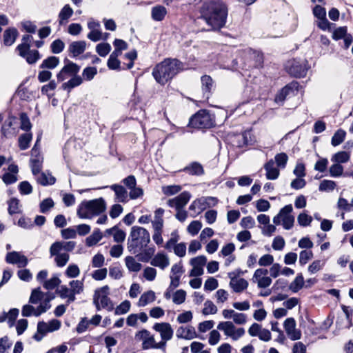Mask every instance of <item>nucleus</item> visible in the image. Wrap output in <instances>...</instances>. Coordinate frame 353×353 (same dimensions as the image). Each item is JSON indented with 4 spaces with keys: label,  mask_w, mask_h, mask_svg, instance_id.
<instances>
[{
    "label": "nucleus",
    "mask_w": 353,
    "mask_h": 353,
    "mask_svg": "<svg viewBox=\"0 0 353 353\" xmlns=\"http://www.w3.org/2000/svg\"><path fill=\"white\" fill-rule=\"evenodd\" d=\"M43 161V158L30 159L31 170L34 175H37L41 172L42 168Z\"/></svg>",
    "instance_id": "3c124183"
},
{
    "label": "nucleus",
    "mask_w": 353,
    "mask_h": 353,
    "mask_svg": "<svg viewBox=\"0 0 353 353\" xmlns=\"http://www.w3.org/2000/svg\"><path fill=\"white\" fill-rule=\"evenodd\" d=\"M155 299V293L152 290H148L141 294L138 302V305L140 307H144L154 301Z\"/></svg>",
    "instance_id": "2f4dec72"
},
{
    "label": "nucleus",
    "mask_w": 353,
    "mask_h": 353,
    "mask_svg": "<svg viewBox=\"0 0 353 353\" xmlns=\"http://www.w3.org/2000/svg\"><path fill=\"white\" fill-rule=\"evenodd\" d=\"M217 329L223 331L224 334L233 341H237L245 334V329L236 327L231 321L221 322L217 325Z\"/></svg>",
    "instance_id": "1a4fd4ad"
},
{
    "label": "nucleus",
    "mask_w": 353,
    "mask_h": 353,
    "mask_svg": "<svg viewBox=\"0 0 353 353\" xmlns=\"http://www.w3.org/2000/svg\"><path fill=\"white\" fill-rule=\"evenodd\" d=\"M72 14L73 10L71 7L68 4L65 5L59 14V24L61 25L64 22L68 21V19L72 15Z\"/></svg>",
    "instance_id": "e433bc0d"
},
{
    "label": "nucleus",
    "mask_w": 353,
    "mask_h": 353,
    "mask_svg": "<svg viewBox=\"0 0 353 353\" xmlns=\"http://www.w3.org/2000/svg\"><path fill=\"white\" fill-rule=\"evenodd\" d=\"M167 13V9L164 6L160 5L154 6L151 10L152 19L155 21H163Z\"/></svg>",
    "instance_id": "c756f323"
},
{
    "label": "nucleus",
    "mask_w": 353,
    "mask_h": 353,
    "mask_svg": "<svg viewBox=\"0 0 353 353\" xmlns=\"http://www.w3.org/2000/svg\"><path fill=\"white\" fill-rule=\"evenodd\" d=\"M182 69L183 64L179 60L165 59L154 68L152 75L159 83L164 85Z\"/></svg>",
    "instance_id": "7ed1b4c3"
},
{
    "label": "nucleus",
    "mask_w": 353,
    "mask_h": 353,
    "mask_svg": "<svg viewBox=\"0 0 353 353\" xmlns=\"http://www.w3.org/2000/svg\"><path fill=\"white\" fill-rule=\"evenodd\" d=\"M181 190V187L178 185H167L162 188V192L167 196L174 195L179 192Z\"/></svg>",
    "instance_id": "0e129e2a"
},
{
    "label": "nucleus",
    "mask_w": 353,
    "mask_h": 353,
    "mask_svg": "<svg viewBox=\"0 0 353 353\" xmlns=\"http://www.w3.org/2000/svg\"><path fill=\"white\" fill-rule=\"evenodd\" d=\"M336 186V183L331 180H323L320 185L319 190L321 192H331L335 189Z\"/></svg>",
    "instance_id": "49530a36"
},
{
    "label": "nucleus",
    "mask_w": 353,
    "mask_h": 353,
    "mask_svg": "<svg viewBox=\"0 0 353 353\" xmlns=\"http://www.w3.org/2000/svg\"><path fill=\"white\" fill-rule=\"evenodd\" d=\"M350 155L349 152L345 151H341L336 153L332 157V161L336 162L337 163H344L347 162L350 160Z\"/></svg>",
    "instance_id": "c03bdc74"
},
{
    "label": "nucleus",
    "mask_w": 353,
    "mask_h": 353,
    "mask_svg": "<svg viewBox=\"0 0 353 353\" xmlns=\"http://www.w3.org/2000/svg\"><path fill=\"white\" fill-rule=\"evenodd\" d=\"M14 120V118H9L5 121L1 130V135L3 137L10 139L14 137L17 134L19 130L17 128L13 126Z\"/></svg>",
    "instance_id": "dca6fc26"
},
{
    "label": "nucleus",
    "mask_w": 353,
    "mask_h": 353,
    "mask_svg": "<svg viewBox=\"0 0 353 353\" xmlns=\"http://www.w3.org/2000/svg\"><path fill=\"white\" fill-rule=\"evenodd\" d=\"M83 83V78L77 74L74 75L68 81L62 84V88L67 90L68 92L77 86L80 85Z\"/></svg>",
    "instance_id": "72a5a7b5"
},
{
    "label": "nucleus",
    "mask_w": 353,
    "mask_h": 353,
    "mask_svg": "<svg viewBox=\"0 0 353 353\" xmlns=\"http://www.w3.org/2000/svg\"><path fill=\"white\" fill-rule=\"evenodd\" d=\"M61 283V280L58 276H54L50 279L44 281L43 287L48 290H53Z\"/></svg>",
    "instance_id": "5fc2aeb1"
},
{
    "label": "nucleus",
    "mask_w": 353,
    "mask_h": 353,
    "mask_svg": "<svg viewBox=\"0 0 353 353\" xmlns=\"http://www.w3.org/2000/svg\"><path fill=\"white\" fill-rule=\"evenodd\" d=\"M184 171L192 175H201L204 172L203 166L197 162H193L186 166Z\"/></svg>",
    "instance_id": "f704fd0d"
},
{
    "label": "nucleus",
    "mask_w": 353,
    "mask_h": 353,
    "mask_svg": "<svg viewBox=\"0 0 353 353\" xmlns=\"http://www.w3.org/2000/svg\"><path fill=\"white\" fill-rule=\"evenodd\" d=\"M45 294L40 290L39 288L34 289L32 291L29 302L32 304H37L43 299Z\"/></svg>",
    "instance_id": "09e8293b"
},
{
    "label": "nucleus",
    "mask_w": 353,
    "mask_h": 353,
    "mask_svg": "<svg viewBox=\"0 0 353 353\" xmlns=\"http://www.w3.org/2000/svg\"><path fill=\"white\" fill-rule=\"evenodd\" d=\"M32 39L33 38L31 35H23L21 39V43L17 46V50L21 51L23 50H28V48H30Z\"/></svg>",
    "instance_id": "de8ad7c7"
},
{
    "label": "nucleus",
    "mask_w": 353,
    "mask_h": 353,
    "mask_svg": "<svg viewBox=\"0 0 353 353\" xmlns=\"http://www.w3.org/2000/svg\"><path fill=\"white\" fill-rule=\"evenodd\" d=\"M65 48V43L59 39L54 40L50 45L51 52L54 54L61 53Z\"/></svg>",
    "instance_id": "864d4df0"
},
{
    "label": "nucleus",
    "mask_w": 353,
    "mask_h": 353,
    "mask_svg": "<svg viewBox=\"0 0 353 353\" xmlns=\"http://www.w3.org/2000/svg\"><path fill=\"white\" fill-rule=\"evenodd\" d=\"M304 279L303 276L301 274H299L294 280L290 285V290L293 292H297L299 291L303 286Z\"/></svg>",
    "instance_id": "37998d69"
},
{
    "label": "nucleus",
    "mask_w": 353,
    "mask_h": 353,
    "mask_svg": "<svg viewBox=\"0 0 353 353\" xmlns=\"http://www.w3.org/2000/svg\"><path fill=\"white\" fill-rule=\"evenodd\" d=\"M69 286L74 294V296L77 294H80L83 292L84 285L83 279L82 280H72L70 281Z\"/></svg>",
    "instance_id": "a19ab883"
},
{
    "label": "nucleus",
    "mask_w": 353,
    "mask_h": 353,
    "mask_svg": "<svg viewBox=\"0 0 353 353\" xmlns=\"http://www.w3.org/2000/svg\"><path fill=\"white\" fill-rule=\"evenodd\" d=\"M150 242V235L146 229L133 226L128 239L127 248L130 252L136 254L139 261L147 263L155 252L154 246L148 247Z\"/></svg>",
    "instance_id": "f03ea898"
},
{
    "label": "nucleus",
    "mask_w": 353,
    "mask_h": 353,
    "mask_svg": "<svg viewBox=\"0 0 353 353\" xmlns=\"http://www.w3.org/2000/svg\"><path fill=\"white\" fill-rule=\"evenodd\" d=\"M189 124L195 128H210L214 125V121L208 111L201 110L191 117Z\"/></svg>",
    "instance_id": "423d86ee"
},
{
    "label": "nucleus",
    "mask_w": 353,
    "mask_h": 353,
    "mask_svg": "<svg viewBox=\"0 0 353 353\" xmlns=\"http://www.w3.org/2000/svg\"><path fill=\"white\" fill-rule=\"evenodd\" d=\"M230 286L235 292L239 293L248 288V283L245 279L232 277L230 282Z\"/></svg>",
    "instance_id": "393cba45"
},
{
    "label": "nucleus",
    "mask_w": 353,
    "mask_h": 353,
    "mask_svg": "<svg viewBox=\"0 0 353 353\" xmlns=\"http://www.w3.org/2000/svg\"><path fill=\"white\" fill-rule=\"evenodd\" d=\"M6 261L9 264L17 265L18 268H24L28 263L27 257L19 252L12 251L8 252Z\"/></svg>",
    "instance_id": "ddd939ff"
},
{
    "label": "nucleus",
    "mask_w": 353,
    "mask_h": 353,
    "mask_svg": "<svg viewBox=\"0 0 353 353\" xmlns=\"http://www.w3.org/2000/svg\"><path fill=\"white\" fill-rule=\"evenodd\" d=\"M106 203L103 198L83 201L77 208V216L81 219H90L104 212Z\"/></svg>",
    "instance_id": "20e7f679"
},
{
    "label": "nucleus",
    "mask_w": 353,
    "mask_h": 353,
    "mask_svg": "<svg viewBox=\"0 0 353 353\" xmlns=\"http://www.w3.org/2000/svg\"><path fill=\"white\" fill-rule=\"evenodd\" d=\"M8 212L10 214H14L19 212V201L16 198H12L8 201Z\"/></svg>",
    "instance_id": "e2e57ef3"
},
{
    "label": "nucleus",
    "mask_w": 353,
    "mask_h": 353,
    "mask_svg": "<svg viewBox=\"0 0 353 353\" xmlns=\"http://www.w3.org/2000/svg\"><path fill=\"white\" fill-rule=\"evenodd\" d=\"M186 292L183 290H179L174 292L172 301L177 305L183 303L185 300Z\"/></svg>",
    "instance_id": "69168bd1"
},
{
    "label": "nucleus",
    "mask_w": 353,
    "mask_h": 353,
    "mask_svg": "<svg viewBox=\"0 0 353 353\" xmlns=\"http://www.w3.org/2000/svg\"><path fill=\"white\" fill-rule=\"evenodd\" d=\"M299 83L297 82L293 81L288 85H286L278 93L275 97V101L276 103L283 102L286 97L290 94L291 92H294V91H298Z\"/></svg>",
    "instance_id": "6ab92c4d"
},
{
    "label": "nucleus",
    "mask_w": 353,
    "mask_h": 353,
    "mask_svg": "<svg viewBox=\"0 0 353 353\" xmlns=\"http://www.w3.org/2000/svg\"><path fill=\"white\" fill-rule=\"evenodd\" d=\"M217 312V307L211 301H206L204 303V308L203 309V314L208 315L210 314H214Z\"/></svg>",
    "instance_id": "680f3d73"
},
{
    "label": "nucleus",
    "mask_w": 353,
    "mask_h": 353,
    "mask_svg": "<svg viewBox=\"0 0 353 353\" xmlns=\"http://www.w3.org/2000/svg\"><path fill=\"white\" fill-rule=\"evenodd\" d=\"M296 321L292 317L286 319L283 323L285 331L292 341L299 340L301 337V332L296 328Z\"/></svg>",
    "instance_id": "f8f14e48"
},
{
    "label": "nucleus",
    "mask_w": 353,
    "mask_h": 353,
    "mask_svg": "<svg viewBox=\"0 0 353 353\" xmlns=\"http://www.w3.org/2000/svg\"><path fill=\"white\" fill-rule=\"evenodd\" d=\"M228 16V8L225 3L212 0L203 4L200 9V17L196 20L197 25L203 21L207 28L202 30L208 31L220 30L225 24Z\"/></svg>",
    "instance_id": "f257e3e1"
},
{
    "label": "nucleus",
    "mask_w": 353,
    "mask_h": 353,
    "mask_svg": "<svg viewBox=\"0 0 353 353\" xmlns=\"http://www.w3.org/2000/svg\"><path fill=\"white\" fill-rule=\"evenodd\" d=\"M19 54L24 58L29 64L35 63L41 58L38 50H30V48L19 51Z\"/></svg>",
    "instance_id": "4be33fe9"
},
{
    "label": "nucleus",
    "mask_w": 353,
    "mask_h": 353,
    "mask_svg": "<svg viewBox=\"0 0 353 353\" xmlns=\"http://www.w3.org/2000/svg\"><path fill=\"white\" fill-rule=\"evenodd\" d=\"M59 63V59L54 56H50L44 59L40 65V68L43 69H54Z\"/></svg>",
    "instance_id": "58836bf2"
},
{
    "label": "nucleus",
    "mask_w": 353,
    "mask_h": 353,
    "mask_svg": "<svg viewBox=\"0 0 353 353\" xmlns=\"http://www.w3.org/2000/svg\"><path fill=\"white\" fill-rule=\"evenodd\" d=\"M297 221L301 226L306 227L312 223V217L305 212H302L298 216Z\"/></svg>",
    "instance_id": "bf43d9fd"
},
{
    "label": "nucleus",
    "mask_w": 353,
    "mask_h": 353,
    "mask_svg": "<svg viewBox=\"0 0 353 353\" xmlns=\"http://www.w3.org/2000/svg\"><path fill=\"white\" fill-rule=\"evenodd\" d=\"M61 251H58L57 254H54L52 251V245L50 248V253L51 256H54V261L58 267H63L66 265L70 259V256L68 253H61Z\"/></svg>",
    "instance_id": "c85d7f7f"
},
{
    "label": "nucleus",
    "mask_w": 353,
    "mask_h": 353,
    "mask_svg": "<svg viewBox=\"0 0 353 353\" xmlns=\"http://www.w3.org/2000/svg\"><path fill=\"white\" fill-rule=\"evenodd\" d=\"M111 190L115 192L116 200L119 202L125 203L128 201V192L124 187L120 185L114 184L110 186Z\"/></svg>",
    "instance_id": "a878e982"
},
{
    "label": "nucleus",
    "mask_w": 353,
    "mask_h": 353,
    "mask_svg": "<svg viewBox=\"0 0 353 353\" xmlns=\"http://www.w3.org/2000/svg\"><path fill=\"white\" fill-rule=\"evenodd\" d=\"M202 224L199 221H193L188 225L187 230L188 232L192 236L198 234L199 230L201 229Z\"/></svg>",
    "instance_id": "774afa93"
},
{
    "label": "nucleus",
    "mask_w": 353,
    "mask_h": 353,
    "mask_svg": "<svg viewBox=\"0 0 353 353\" xmlns=\"http://www.w3.org/2000/svg\"><path fill=\"white\" fill-rule=\"evenodd\" d=\"M201 88L203 94V98L205 99H208L210 94L212 92V90L214 88V81L211 77L208 75H204L201 79Z\"/></svg>",
    "instance_id": "b1692460"
},
{
    "label": "nucleus",
    "mask_w": 353,
    "mask_h": 353,
    "mask_svg": "<svg viewBox=\"0 0 353 353\" xmlns=\"http://www.w3.org/2000/svg\"><path fill=\"white\" fill-rule=\"evenodd\" d=\"M307 62L303 61L300 63L294 61L289 69L290 73L295 77H304L307 72Z\"/></svg>",
    "instance_id": "f3484780"
},
{
    "label": "nucleus",
    "mask_w": 353,
    "mask_h": 353,
    "mask_svg": "<svg viewBox=\"0 0 353 353\" xmlns=\"http://www.w3.org/2000/svg\"><path fill=\"white\" fill-rule=\"evenodd\" d=\"M32 134L30 132L24 133L19 137V147L21 150H24L29 148L30 143L32 141Z\"/></svg>",
    "instance_id": "ea45409f"
},
{
    "label": "nucleus",
    "mask_w": 353,
    "mask_h": 353,
    "mask_svg": "<svg viewBox=\"0 0 353 353\" xmlns=\"http://www.w3.org/2000/svg\"><path fill=\"white\" fill-rule=\"evenodd\" d=\"M179 239V236L176 231H174L171 233L170 239L165 243L164 248L168 251H171L173 246L176 245L177 241Z\"/></svg>",
    "instance_id": "6e6d98bb"
},
{
    "label": "nucleus",
    "mask_w": 353,
    "mask_h": 353,
    "mask_svg": "<svg viewBox=\"0 0 353 353\" xmlns=\"http://www.w3.org/2000/svg\"><path fill=\"white\" fill-rule=\"evenodd\" d=\"M176 336L178 339L190 340L196 337V331L192 326H181L177 329Z\"/></svg>",
    "instance_id": "412c9836"
},
{
    "label": "nucleus",
    "mask_w": 353,
    "mask_h": 353,
    "mask_svg": "<svg viewBox=\"0 0 353 353\" xmlns=\"http://www.w3.org/2000/svg\"><path fill=\"white\" fill-rule=\"evenodd\" d=\"M57 292L61 298L68 299V305L74 302L76 299V297L72 293L70 288H69L66 285H61Z\"/></svg>",
    "instance_id": "473e14b6"
},
{
    "label": "nucleus",
    "mask_w": 353,
    "mask_h": 353,
    "mask_svg": "<svg viewBox=\"0 0 353 353\" xmlns=\"http://www.w3.org/2000/svg\"><path fill=\"white\" fill-rule=\"evenodd\" d=\"M111 46L108 43H99L96 47V51L101 57H105L109 54Z\"/></svg>",
    "instance_id": "4d7b16f0"
},
{
    "label": "nucleus",
    "mask_w": 353,
    "mask_h": 353,
    "mask_svg": "<svg viewBox=\"0 0 353 353\" xmlns=\"http://www.w3.org/2000/svg\"><path fill=\"white\" fill-rule=\"evenodd\" d=\"M293 208L291 204L284 206L281 209L279 214L273 218L274 223L279 225L285 217L292 216L291 212Z\"/></svg>",
    "instance_id": "7c9ffc66"
},
{
    "label": "nucleus",
    "mask_w": 353,
    "mask_h": 353,
    "mask_svg": "<svg viewBox=\"0 0 353 353\" xmlns=\"http://www.w3.org/2000/svg\"><path fill=\"white\" fill-rule=\"evenodd\" d=\"M217 202L218 199L212 196L201 197L194 200L189 207L190 211H194L191 216L195 217L207 208L214 206Z\"/></svg>",
    "instance_id": "6e6552de"
},
{
    "label": "nucleus",
    "mask_w": 353,
    "mask_h": 353,
    "mask_svg": "<svg viewBox=\"0 0 353 353\" xmlns=\"http://www.w3.org/2000/svg\"><path fill=\"white\" fill-rule=\"evenodd\" d=\"M190 198V193L184 191L182 193H181L179 196L173 199H169L168 201V205L171 208H175L176 210L183 209L188 203Z\"/></svg>",
    "instance_id": "2eb2a0df"
},
{
    "label": "nucleus",
    "mask_w": 353,
    "mask_h": 353,
    "mask_svg": "<svg viewBox=\"0 0 353 353\" xmlns=\"http://www.w3.org/2000/svg\"><path fill=\"white\" fill-rule=\"evenodd\" d=\"M266 171L265 176L268 180L276 179L280 174L279 168L275 166V162L270 159L264 165Z\"/></svg>",
    "instance_id": "5701e85b"
},
{
    "label": "nucleus",
    "mask_w": 353,
    "mask_h": 353,
    "mask_svg": "<svg viewBox=\"0 0 353 353\" xmlns=\"http://www.w3.org/2000/svg\"><path fill=\"white\" fill-rule=\"evenodd\" d=\"M12 345V342L10 340L9 337L5 336L0 339V353H6Z\"/></svg>",
    "instance_id": "13d9d810"
},
{
    "label": "nucleus",
    "mask_w": 353,
    "mask_h": 353,
    "mask_svg": "<svg viewBox=\"0 0 353 353\" xmlns=\"http://www.w3.org/2000/svg\"><path fill=\"white\" fill-rule=\"evenodd\" d=\"M55 178L48 172H42L37 177V181L42 185H52L55 183Z\"/></svg>",
    "instance_id": "79ce46f5"
},
{
    "label": "nucleus",
    "mask_w": 353,
    "mask_h": 353,
    "mask_svg": "<svg viewBox=\"0 0 353 353\" xmlns=\"http://www.w3.org/2000/svg\"><path fill=\"white\" fill-rule=\"evenodd\" d=\"M346 132L342 129L338 130L332 137V145L336 146L340 145L345 139Z\"/></svg>",
    "instance_id": "a18cd8bd"
},
{
    "label": "nucleus",
    "mask_w": 353,
    "mask_h": 353,
    "mask_svg": "<svg viewBox=\"0 0 353 353\" xmlns=\"http://www.w3.org/2000/svg\"><path fill=\"white\" fill-rule=\"evenodd\" d=\"M268 270L264 268L256 270L252 277V281L257 283L259 288H266L272 283V279L268 276Z\"/></svg>",
    "instance_id": "9b49d317"
},
{
    "label": "nucleus",
    "mask_w": 353,
    "mask_h": 353,
    "mask_svg": "<svg viewBox=\"0 0 353 353\" xmlns=\"http://www.w3.org/2000/svg\"><path fill=\"white\" fill-rule=\"evenodd\" d=\"M18 34V31L14 28H10L6 30L3 33V43L7 46L12 45L16 41Z\"/></svg>",
    "instance_id": "cd10ccee"
},
{
    "label": "nucleus",
    "mask_w": 353,
    "mask_h": 353,
    "mask_svg": "<svg viewBox=\"0 0 353 353\" xmlns=\"http://www.w3.org/2000/svg\"><path fill=\"white\" fill-rule=\"evenodd\" d=\"M150 261L152 266L158 267L161 270L165 269L170 265L169 257L163 252H158L153 257L152 256Z\"/></svg>",
    "instance_id": "a211bd4d"
},
{
    "label": "nucleus",
    "mask_w": 353,
    "mask_h": 353,
    "mask_svg": "<svg viewBox=\"0 0 353 353\" xmlns=\"http://www.w3.org/2000/svg\"><path fill=\"white\" fill-rule=\"evenodd\" d=\"M80 274V269L76 264H70L65 272L68 278H76Z\"/></svg>",
    "instance_id": "8fccbe9b"
},
{
    "label": "nucleus",
    "mask_w": 353,
    "mask_h": 353,
    "mask_svg": "<svg viewBox=\"0 0 353 353\" xmlns=\"http://www.w3.org/2000/svg\"><path fill=\"white\" fill-rule=\"evenodd\" d=\"M76 246L74 241H56L52 244V251L57 254L58 251L72 252Z\"/></svg>",
    "instance_id": "aec40b11"
},
{
    "label": "nucleus",
    "mask_w": 353,
    "mask_h": 353,
    "mask_svg": "<svg viewBox=\"0 0 353 353\" xmlns=\"http://www.w3.org/2000/svg\"><path fill=\"white\" fill-rule=\"evenodd\" d=\"M80 70V66L73 62H68L57 74V77L59 81H64L70 76H74Z\"/></svg>",
    "instance_id": "4468645a"
},
{
    "label": "nucleus",
    "mask_w": 353,
    "mask_h": 353,
    "mask_svg": "<svg viewBox=\"0 0 353 353\" xmlns=\"http://www.w3.org/2000/svg\"><path fill=\"white\" fill-rule=\"evenodd\" d=\"M135 339L142 341V349H160L163 352V344L157 343L153 335L147 330L139 331L135 334Z\"/></svg>",
    "instance_id": "0eeeda50"
},
{
    "label": "nucleus",
    "mask_w": 353,
    "mask_h": 353,
    "mask_svg": "<svg viewBox=\"0 0 353 353\" xmlns=\"http://www.w3.org/2000/svg\"><path fill=\"white\" fill-rule=\"evenodd\" d=\"M109 294L110 288L108 285L95 290L93 295V303L97 310H100L101 308L106 309L108 311L113 310L114 305L108 297Z\"/></svg>",
    "instance_id": "39448f33"
},
{
    "label": "nucleus",
    "mask_w": 353,
    "mask_h": 353,
    "mask_svg": "<svg viewBox=\"0 0 353 353\" xmlns=\"http://www.w3.org/2000/svg\"><path fill=\"white\" fill-rule=\"evenodd\" d=\"M152 328L160 334L161 340L159 343L163 344V352H165L167 341L172 339L174 334L171 325L165 322L156 323Z\"/></svg>",
    "instance_id": "9d476101"
},
{
    "label": "nucleus",
    "mask_w": 353,
    "mask_h": 353,
    "mask_svg": "<svg viewBox=\"0 0 353 353\" xmlns=\"http://www.w3.org/2000/svg\"><path fill=\"white\" fill-rule=\"evenodd\" d=\"M97 74V69L96 67H87L82 72L83 80L91 81L94 79Z\"/></svg>",
    "instance_id": "603ef678"
},
{
    "label": "nucleus",
    "mask_w": 353,
    "mask_h": 353,
    "mask_svg": "<svg viewBox=\"0 0 353 353\" xmlns=\"http://www.w3.org/2000/svg\"><path fill=\"white\" fill-rule=\"evenodd\" d=\"M329 172L332 177L341 176L343 172V167L341 164L336 163L330 166Z\"/></svg>",
    "instance_id": "052dcab7"
},
{
    "label": "nucleus",
    "mask_w": 353,
    "mask_h": 353,
    "mask_svg": "<svg viewBox=\"0 0 353 353\" xmlns=\"http://www.w3.org/2000/svg\"><path fill=\"white\" fill-rule=\"evenodd\" d=\"M86 48V43L84 41H73L69 46L68 50L73 57H77L83 53Z\"/></svg>",
    "instance_id": "bb28decb"
},
{
    "label": "nucleus",
    "mask_w": 353,
    "mask_h": 353,
    "mask_svg": "<svg viewBox=\"0 0 353 353\" xmlns=\"http://www.w3.org/2000/svg\"><path fill=\"white\" fill-rule=\"evenodd\" d=\"M20 121H21V129L25 131H29L32 128V124L30 121V119L28 115L26 113L20 114Z\"/></svg>",
    "instance_id": "338daca9"
},
{
    "label": "nucleus",
    "mask_w": 353,
    "mask_h": 353,
    "mask_svg": "<svg viewBox=\"0 0 353 353\" xmlns=\"http://www.w3.org/2000/svg\"><path fill=\"white\" fill-rule=\"evenodd\" d=\"M102 238L103 235L100 230L96 229L91 235L86 238L85 243L88 246L90 247L96 245Z\"/></svg>",
    "instance_id": "4c0bfd02"
},
{
    "label": "nucleus",
    "mask_w": 353,
    "mask_h": 353,
    "mask_svg": "<svg viewBox=\"0 0 353 353\" xmlns=\"http://www.w3.org/2000/svg\"><path fill=\"white\" fill-rule=\"evenodd\" d=\"M125 265L130 272H137L141 269V264L137 262L133 256H128L125 259Z\"/></svg>",
    "instance_id": "c9c22d12"
}]
</instances>
